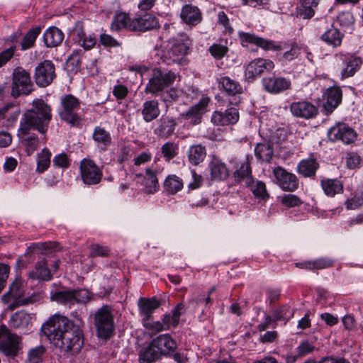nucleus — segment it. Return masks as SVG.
<instances>
[{"mask_svg": "<svg viewBox=\"0 0 363 363\" xmlns=\"http://www.w3.org/2000/svg\"><path fill=\"white\" fill-rule=\"evenodd\" d=\"M42 330L56 347L71 354H78L83 347L82 330L65 315H53L43 324Z\"/></svg>", "mask_w": 363, "mask_h": 363, "instance_id": "obj_1", "label": "nucleus"}, {"mask_svg": "<svg viewBox=\"0 0 363 363\" xmlns=\"http://www.w3.org/2000/svg\"><path fill=\"white\" fill-rule=\"evenodd\" d=\"M51 107L43 99L33 102V108L27 110L21 119L18 132L23 135L22 143L26 147L28 155H32L38 147L39 140L37 135H28L31 129L45 133L52 119Z\"/></svg>", "mask_w": 363, "mask_h": 363, "instance_id": "obj_2", "label": "nucleus"}, {"mask_svg": "<svg viewBox=\"0 0 363 363\" xmlns=\"http://www.w3.org/2000/svg\"><path fill=\"white\" fill-rule=\"evenodd\" d=\"M238 35L241 45L245 48H247L250 45H255L265 51H281L289 48L279 57V61L282 63L292 61L300 55L301 49L295 43L291 45L286 42L278 43L259 37L254 33L243 31H239Z\"/></svg>", "mask_w": 363, "mask_h": 363, "instance_id": "obj_3", "label": "nucleus"}, {"mask_svg": "<svg viewBox=\"0 0 363 363\" xmlns=\"http://www.w3.org/2000/svg\"><path fill=\"white\" fill-rule=\"evenodd\" d=\"M81 102L72 94H65L60 98L57 113L61 121L72 127H80L82 121Z\"/></svg>", "mask_w": 363, "mask_h": 363, "instance_id": "obj_4", "label": "nucleus"}, {"mask_svg": "<svg viewBox=\"0 0 363 363\" xmlns=\"http://www.w3.org/2000/svg\"><path fill=\"white\" fill-rule=\"evenodd\" d=\"M93 318L97 336L104 340L110 338L115 329L114 310L112 306L104 305L96 311Z\"/></svg>", "mask_w": 363, "mask_h": 363, "instance_id": "obj_5", "label": "nucleus"}, {"mask_svg": "<svg viewBox=\"0 0 363 363\" xmlns=\"http://www.w3.org/2000/svg\"><path fill=\"white\" fill-rule=\"evenodd\" d=\"M176 77V74L172 71L163 72L160 69H155L152 77L145 86V92L154 96L161 95L165 88L173 84Z\"/></svg>", "mask_w": 363, "mask_h": 363, "instance_id": "obj_6", "label": "nucleus"}, {"mask_svg": "<svg viewBox=\"0 0 363 363\" xmlns=\"http://www.w3.org/2000/svg\"><path fill=\"white\" fill-rule=\"evenodd\" d=\"M33 90V84L28 72L21 67H16L12 73L11 94L13 98L28 95Z\"/></svg>", "mask_w": 363, "mask_h": 363, "instance_id": "obj_7", "label": "nucleus"}, {"mask_svg": "<svg viewBox=\"0 0 363 363\" xmlns=\"http://www.w3.org/2000/svg\"><path fill=\"white\" fill-rule=\"evenodd\" d=\"M79 175L82 182L88 186L99 184L103 177L102 169L90 158H84L79 162Z\"/></svg>", "mask_w": 363, "mask_h": 363, "instance_id": "obj_8", "label": "nucleus"}, {"mask_svg": "<svg viewBox=\"0 0 363 363\" xmlns=\"http://www.w3.org/2000/svg\"><path fill=\"white\" fill-rule=\"evenodd\" d=\"M335 58L337 62H341L342 67L340 72L342 80L353 77L362 65V58L352 53L338 52Z\"/></svg>", "mask_w": 363, "mask_h": 363, "instance_id": "obj_9", "label": "nucleus"}, {"mask_svg": "<svg viewBox=\"0 0 363 363\" xmlns=\"http://www.w3.org/2000/svg\"><path fill=\"white\" fill-rule=\"evenodd\" d=\"M21 349L20 337L9 332L4 325L0 326V351L6 356L14 357Z\"/></svg>", "mask_w": 363, "mask_h": 363, "instance_id": "obj_10", "label": "nucleus"}, {"mask_svg": "<svg viewBox=\"0 0 363 363\" xmlns=\"http://www.w3.org/2000/svg\"><path fill=\"white\" fill-rule=\"evenodd\" d=\"M190 45V39L186 33H182L178 38H174L171 48L167 51L166 55L167 63H179L184 56L188 53Z\"/></svg>", "mask_w": 363, "mask_h": 363, "instance_id": "obj_11", "label": "nucleus"}, {"mask_svg": "<svg viewBox=\"0 0 363 363\" xmlns=\"http://www.w3.org/2000/svg\"><path fill=\"white\" fill-rule=\"evenodd\" d=\"M163 170L155 161L150 167L145 168V174H136L138 177H143L142 185L143 186V191L147 194H153L159 191L160 184L157 174Z\"/></svg>", "mask_w": 363, "mask_h": 363, "instance_id": "obj_12", "label": "nucleus"}, {"mask_svg": "<svg viewBox=\"0 0 363 363\" xmlns=\"http://www.w3.org/2000/svg\"><path fill=\"white\" fill-rule=\"evenodd\" d=\"M33 77L36 84L40 87L50 85L56 77L54 63L48 60L41 62L35 68Z\"/></svg>", "mask_w": 363, "mask_h": 363, "instance_id": "obj_13", "label": "nucleus"}, {"mask_svg": "<svg viewBox=\"0 0 363 363\" xmlns=\"http://www.w3.org/2000/svg\"><path fill=\"white\" fill-rule=\"evenodd\" d=\"M274 67V62L270 59H254L245 67V77L249 82L254 81L262 74L272 71Z\"/></svg>", "mask_w": 363, "mask_h": 363, "instance_id": "obj_14", "label": "nucleus"}, {"mask_svg": "<svg viewBox=\"0 0 363 363\" xmlns=\"http://www.w3.org/2000/svg\"><path fill=\"white\" fill-rule=\"evenodd\" d=\"M317 30L318 33L320 35V40L326 44L334 48L340 46L344 34L333 25L328 27V23L325 19L320 21Z\"/></svg>", "mask_w": 363, "mask_h": 363, "instance_id": "obj_15", "label": "nucleus"}, {"mask_svg": "<svg viewBox=\"0 0 363 363\" xmlns=\"http://www.w3.org/2000/svg\"><path fill=\"white\" fill-rule=\"evenodd\" d=\"M328 135L331 141L351 144L354 142L357 135L355 130L346 123H337L329 129Z\"/></svg>", "mask_w": 363, "mask_h": 363, "instance_id": "obj_16", "label": "nucleus"}, {"mask_svg": "<svg viewBox=\"0 0 363 363\" xmlns=\"http://www.w3.org/2000/svg\"><path fill=\"white\" fill-rule=\"evenodd\" d=\"M273 174L276 179V184L285 191H295L299 185L297 177L281 167H274Z\"/></svg>", "mask_w": 363, "mask_h": 363, "instance_id": "obj_17", "label": "nucleus"}, {"mask_svg": "<svg viewBox=\"0 0 363 363\" xmlns=\"http://www.w3.org/2000/svg\"><path fill=\"white\" fill-rule=\"evenodd\" d=\"M262 83L265 91L273 94L284 92L289 89L291 85L290 79L276 75L264 77Z\"/></svg>", "mask_w": 363, "mask_h": 363, "instance_id": "obj_18", "label": "nucleus"}, {"mask_svg": "<svg viewBox=\"0 0 363 363\" xmlns=\"http://www.w3.org/2000/svg\"><path fill=\"white\" fill-rule=\"evenodd\" d=\"M289 108L294 116L304 119L313 118L318 113V107L306 100L292 102Z\"/></svg>", "mask_w": 363, "mask_h": 363, "instance_id": "obj_19", "label": "nucleus"}, {"mask_svg": "<svg viewBox=\"0 0 363 363\" xmlns=\"http://www.w3.org/2000/svg\"><path fill=\"white\" fill-rule=\"evenodd\" d=\"M130 31L145 32L160 28L158 19L151 13L140 14L133 18Z\"/></svg>", "mask_w": 363, "mask_h": 363, "instance_id": "obj_20", "label": "nucleus"}, {"mask_svg": "<svg viewBox=\"0 0 363 363\" xmlns=\"http://www.w3.org/2000/svg\"><path fill=\"white\" fill-rule=\"evenodd\" d=\"M20 113L19 106L13 103H6L0 106V127H13Z\"/></svg>", "mask_w": 363, "mask_h": 363, "instance_id": "obj_21", "label": "nucleus"}, {"mask_svg": "<svg viewBox=\"0 0 363 363\" xmlns=\"http://www.w3.org/2000/svg\"><path fill=\"white\" fill-rule=\"evenodd\" d=\"M23 295V282L21 279H16L9 286L8 291L2 296L1 300L4 303H8L13 299L17 306L28 304L30 302L28 299H21Z\"/></svg>", "mask_w": 363, "mask_h": 363, "instance_id": "obj_22", "label": "nucleus"}, {"mask_svg": "<svg viewBox=\"0 0 363 363\" xmlns=\"http://www.w3.org/2000/svg\"><path fill=\"white\" fill-rule=\"evenodd\" d=\"M152 345L156 347L160 355L167 357L174 352L177 344L169 334H162L152 340Z\"/></svg>", "mask_w": 363, "mask_h": 363, "instance_id": "obj_23", "label": "nucleus"}, {"mask_svg": "<svg viewBox=\"0 0 363 363\" xmlns=\"http://www.w3.org/2000/svg\"><path fill=\"white\" fill-rule=\"evenodd\" d=\"M219 84L222 86L224 91L233 99L230 100V104L238 106L241 102L240 95L242 92V87L240 83L229 77H222L219 80Z\"/></svg>", "mask_w": 363, "mask_h": 363, "instance_id": "obj_24", "label": "nucleus"}, {"mask_svg": "<svg viewBox=\"0 0 363 363\" xmlns=\"http://www.w3.org/2000/svg\"><path fill=\"white\" fill-rule=\"evenodd\" d=\"M180 18L185 24L189 26H196L201 23L203 13L198 6L193 4H185L181 9Z\"/></svg>", "mask_w": 363, "mask_h": 363, "instance_id": "obj_25", "label": "nucleus"}, {"mask_svg": "<svg viewBox=\"0 0 363 363\" xmlns=\"http://www.w3.org/2000/svg\"><path fill=\"white\" fill-rule=\"evenodd\" d=\"M326 98L323 104V109L326 115L332 113L340 104L342 98V91L340 86H333L326 89Z\"/></svg>", "mask_w": 363, "mask_h": 363, "instance_id": "obj_26", "label": "nucleus"}, {"mask_svg": "<svg viewBox=\"0 0 363 363\" xmlns=\"http://www.w3.org/2000/svg\"><path fill=\"white\" fill-rule=\"evenodd\" d=\"M137 304L142 320H147L152 319V313L159 308L161 303L157 297L153 296L152 298L140 297Z\"/></svg>", "mask_w": 363, "mask_h": 363, "instance_id": "obj_27", "label": "nucleus"}, {"mask_svg": "<svg viewBox=\"0 0 363 363\" xmlns=\"http://www.w3.org/2000/svg\"><path fill=\"white\" fill-rule=\"evenodd\" d=\"M211 177L213 180L222 181L229 176V169L219 157L213 156L208 164Z\"/></svg>", "mask_w": 363, "mask_h": 363, "instance_id": "obj_28", "label": "nucleus"}, {"mask_svg": "<svg viewBox=\"0 0 363 363\" xmlns=\"http://www.w3.org/2000/svg\"><path fill=\"white\" fill-rule=\"evenodd\" d=\"M335 261L330 257H320L313 260L303 261L296 263V267L308 270H322L332 267Z\"/></svg>", "mask_w": 363, "mask_h": 363, "instance_id": "obj_29", "label": "nucleus"}, {"mask_svg": "<svg viewBox=\"0 0 363 363\" xmlns=\"http://www.w3.org/2000/svg\"><path fill=\"white\" fill-rule=\"evenodd\" d=\"M28 276L32 279L48 281L52 278L51 270L48 268V261L45 258L38 261L35 267L31 270Z\"/></svg>", "mask_w": 363, "mask_h": 363, "instance_id": "obj_30", "label": "nucleus"}, {"mask_svg": "<svg viewBox=\"0 0 363 363\" xmlns=\"http://www.w3.org/2000/svg\"><path fill=\"white\" fill-rule=\"evenodd\" d=\"M209 101L208 98H203L186 112L185 118L189 120L190 123L193 125L199 124L201 122V116L204 113Z\"/></svg>", "mask_w": 363, "mask_h": 363, "instance_id": "obj_31", "label": "nucleus"}, {"mask_svg": "<svg viewBox=\"0 0 363 363\" xmlns=\"http://www.w3.org/2000/svg\"><path fill=\"white\" fill-rule=\"evenodd\" d=\"M226 114L228 118L223 119L222 114L218 111L213 112L211 116V121L216 125H228L230 124H235L239 120V112L236 107H230L226 109Z\"/></svg>", "mask_w": 363, "mask_h": 363, "instance_id": "obj_32", "label": "nucleus"}, {"mask_svg": "<svg viewBox=\"0 0 363 363\" xmlns=\"http://www.w3.org/2000/svg\"><path fill=\"white\" fill-rule=\"evenodd\" d=\"M162 359L156 347L152 345V340L144 345L138 352L140 363H153Z\"/></svg>", "mask_w": 363, "mask_h": 363, "instance_id": "obj_33", "label": "nucleus"}, {"mask_svg": "<svg viewBox=\"0 0 363 363\" xmlns=\"http://www.w3.org/2000/svg\"><path fill=\"white\" fill-rule=\"evenodd\" d=\"M177 123L176 120L169 116H163L160 120V125L155 130V133L162 138H167L175 130Z\"/></svg>", "mask_w": 363, "mask_h": 363, "instance_id": "obj_34", "label": "nucleus"}, {"mask_svg": "<svg viewBox=\"0 0 363 363\" xmlns=\"http://www.w3.org/2000/svg\"><path fill=\"white\" fill-rule=\"evenodd\" d=\"M45 44L48 48L60 45L64 40V33L58 28L52 26L48 28L43 34Z\"/></svg>", "mask_w": 363, "mask_h": 363, "instance_id": "obj_35", "label": "nucleus"}, {"mask_svg": "<svg viewBox=\"0 0 363 363\" xmlns=\"http://www.w3.org/2000/svg\"><path fill=\"white\" fill-rule=\"evenodd\" d=\"M141 114L143 120L147 123L156 119L160 114L158 101L152 99L145 101L141 110Z\"/></svg>", "mask_w": 363, "mask_h": 363, "instance_id": "obj_36", "label": "nucleus"}, {"mask_svg": "<svg viewBox=\"0 0 363 363\" xmlns=\"http://www.w3.org/2000/svg\"><path fill=\"white\" fill-rule=\"evenodd\" d=\"M319 168V163L316 159L310 157L300 161L297 165V172L304 177H311L315 175Z\"/></svg>", "mask_w": 363, "mask_h": 363, "instance_id": "obj_37", "label": "nucleus"}, {"mask_svg": "<svg viewBox=\"0 0 363 363\" xmlns=\"http://www.w3.org/2000/svg\"><path fill=\"white\" fill-rule=\"evenodd\" d=\"M235 181L238 183L243 182L245 185L252 182L253 179L250 164L247 160L240 162L238 168L233 172Z\"/></svg>", "mask_w": 363, "mask_h": 363, "instance_id": "obj_38", "label": "nucleus"}, {"mask_svg": "<svg viewBox=\"0 0 363 363\" xmlns=\"http://www.w3.org/2000/svg\"><path fill=\"white\" fill-rule=\"evenodd\" d=\"M92 138L97 146L102 150H106L111 143V136L109 132L101 126L94 128Z\"/></svg>", "mask_w": 363, "mask_h": 363, "instance_id": "obj_39", "label": "nucleus"}, {"mask_svg": "<svg viewBox=\"0 0 363 363\" xmlns=\"http://www.w3.org/2000/svg\"><path fill=\"white\" fill-rule=\"evenodd\" d=\"M321 186L324 193L330 197L343 191V185L337 179H324L321 180Z\"/></svg>", "mask_w": 363, "mask_h": 363, "instance_id": "obj_40", "label": "nucleus"}, {"mask_svg": "<svg viewBox=\"0 0 363 363\" xmlns=\"http://www.w3.org/2000/svg\"><path fill=\"white\" fill-rule=\"evenodd\" d=\"M133 18L124 12L116 13L113 16L111 29L114 31H119L122 29L130 30V25H132Z\"/></svg>", "mask_w": 363, "mask_h": 363, "instance_id": "obj_41", "label": "nucleus"}, {"mask_svg": "<svg viewBox=\"0 0 363 363\" xmlns=\"http://www.w3.org/2000/svg\"><path fill=\"white\" fill-rule=\"evenodd\" d=\"M206 157V149L205 146L200 144L191 145L188 151L189 162L193 165H198L201 163Z\"/></svg>", "mask_w": 363, "mask_h": 363, "instance_id": "obj_42", "label": "nucleus"}, {"mask_svg": "<svg viewBox=\"0 0 363 363\" xmlns=\"http://www.w3.org/2000/svg\"><path fill=\"white\" fill-rule=\"evenodd\" d=\"M31 323V317L23 311H17L9 320V325L13 328H27Z\"/></svg>", "mask_w": 363, "mask_h": 363, "instance_id": "obj_43", "label": "nucleus"}, {"mask_svg": "<svg viewBox=\"0 0 363 363\" xmlns=\"http://www.w3.org/2000/svg\"><path fill=\"white\" fill-rule=\"evenodd\" d=\"M163 186L169 194H175L183 189L184 182L179 177L169 174L165 178Z\"/></svg>", "mask_w": 363, "mask_h": 363, "instance_id": "obj_44", "label": "nucleus"}, {"mask_svg": "<svg viewBox=\"0 0 363 363\" xmlns=\"http://www.w3.org/2000/svg\"><path fill=\"white\" fill-rule=\"evenodd\" d=\"M257 159L262 162H269L274 155V150L268 143H258L255 148Z\"/></svg>", "mask_w": 363, "mask_h": 363, "instance_id": "obj_45", "label": "nucleus"}, {"mask_svg": "<svg viewBox=\"0 0 363 363\" xmlns=\"http://www.w3.org/2000/svg\"><path fill=\"white\" fill-rule=\"evenodd\" d=\"M319 0H303V3L297 8V16L303 19L312 18L315 11L313 8L318 6Z\"/></svg>", "mask_w": 363, "mask_h": 363, "instance_id": "obj_46", "label": "nucleus"}, {"mask_svg": "<svg viewBox=\"0 0 363 363\" xmlns=\"http://www.w3.org/2000/svg\"><path fill=\"white\" fill-rule=\"evenodd\" d=\"M245 186L250 188L255 198L260 200H267L269 199V194L263 182L252 179V182H249V184H247Z\"/></svg>", "mask_w": 363, "mask_h": 363, "instance_id": "obj_47", "label": "nucleus"}, {"mask_svg": "<svg viewBox=\"0 0 363 363\" xmlns=\"http://www.w3.org/2000/svg\"><path fill=\"white\" fill-rule=\"evenodd\" d=\"M51 156V152L46 147L43 148L40 152L37 154V166L35 171L38 173H43L49 168L50 165Z\"/></svg>", "mask_w": 363, "mask_h": 363, "instance_id": "obj_48", "label": "nucleus"}, {"mask_svg": "<svg viewBox=\"0 0 363 363\" xmlns=\"http://www.w3.org/2000/svg\"><path fill=\"white\" fill-rule=\"evenodd\" d=\"M41 31L40 27H35L30 29L23 37L21 43V50H26L34 46L35 42Z\"/></svg>", "mask_w": 363, "mask_h": 363, "instance_id": "obj_49", "label": "nucleus"}, {"mask_svg": "<svg viewBox=\"0 0 363 363\" xmlns=\"http://www.w3.org/2000/svg\"><path fill=\"white\" fill-rule=\"evenodd\" d=\"M53 301L65 306H73V293L72 290L60 291L52 294L51 296Z\"/></svg>", "mask_w": 363, "mask_h": 363, "instance_id": "obj_50", "label": "nucleus"}, {"mask_svg": "<svg viewBox=\"0 0 363 363\" xmlns=\"http://www.w3.org/2000/svg\"><path fill=\"white\" fill-rule=\"evenodd\" d=\"M274 320H285L287 322L294 314V311L289 306H283L279 308H276L272 311Z\"/></svg>", "mask_w": 363, "mask_h": 363, "instance_id": "obj_51", "label": "nucleus"}, {"mask_svg": "<svg viewBox=\"0 0 363 363\" xmlns=\"http://www.w3.org/2000/svg\"><path fill=\"white\" fill-rule=\"evenodd\" d=\"M179 146L174 142H167L161 147V152L166 161L174 158L178 155Z\"/></svg>", "mask_w": 363, "mask_h": 363, "instance_id": "obj_52", "label": "nucleus"}, {"mask_svg": "<svg viewBox=\"0 0 363 363\" xmlns=\"http://www.w3.org/2000/svg\"><path fill=\"white\" fill-rule=\"evenodd\" d=\"M58 245L55 242H40L34 243L28 250L33 252L49 254L51 250H57Z\"/></svg>", "mask_w": 363, "mask_h": 363, "instance_id": "obj_53", "label": "nucleus"}, {"mask_svg": "<svg viewBox=\"0 0 363 363\" xmlns=\"http://www.w3.org/2000/svg\"><path fill=\"white\" fill-rule=\"evenodd\" d=\"M84 53L82 49L74 50L67 60V67L72 71L78 69L82 64V57Z\"/></svg>", "mask_w": 363, "mask_h": 363, "instance_id": "obj_54", "label": "nucleus"}, {"mask_svg": "<svg viewBox=\"0 0 363 363\" xmlns=\"http://www.w3.org/2000/svg\"><path fill=\"white\" fill-rule=\"evenodd\" d=\"M89 249L90 252L89 256L90 257H106L109 256L111 251L108 246L101 245L99 243H94L91 245Z\"/></svg>", "mask_w": 363, "mask_h": 363, "instance_id": "obj_55", "label": "nucleus"}, {"mask_svg": "<svg viewBox=\"0 0 363 363\" xmlns=\"http://www.w3.org/2000/svg\"><path fill=\"white\" fill-rule=\"evenodd\" d=\"M45 349L43 346L40 345L35 348L30 349L28 352L27 363H40L43 360V356Z\"/></svg>", "mask_w": 363, "mask_h": 363, "instance_id": "obj_56", "label": "nucleus"}, {"mask_svg": "<svg viewBox=\"0 0 363 363\" xmlns=\"http://www.w3.org/2000/svg\"><path fill=\"white\" fill-rule=\"evenodd\" d=\"M217 24L223 28L225 33H231L233 31L230 19L224 11L217 13Z\"/></svg>", "mask_w": 363, "mask_h": 363, "instance_id": "obj_57", "label": "nucleus"}, {"mask_svg": "<svg viewBox=\"0 0 363 363\" xmlns=\"http://www.w3.org/2000/svg\"><path fill=\"white\" fill-rule=\"evenodd\" d=\"M281 203L288 208H293L300 206L303 201L301 199L295 194H284L281 198Z\"/></svg>", "mask_w": 363, "mask_h": 363, "instance_id": "obj_58", "label": "nucleus"}, {"mask_svg": "<svg viewBox=\"0 0 363 363\" xmlns=\"http://www.w3.org/2000/svg\"><path fill=\"white\" fill-rule=\"evenodd\" d=\"M151 320L152 319L142 320L143 325L145 328L151 330L152 333H157L163 330H167L162 321L152 322Z\"/></svg>", "mask_w": 363, "mask_h": 363, "instance_id": "obj_59", "label": "nucleus"}, {"mask_svg": "<svg viewBox=\"0 0 363 363\" xmlns=\"http://www.w3.org/2000/svg\"><path fill=\"white\" fill-rule=\"evenodd\" d=\"M188 203L191 208H200L206 206L208 200L201 194H193L189 197Z\"/></svg>", "mask_w": 363, "mask_h": 363, "instance_id": "obj_60", "label": "nucleus"}, {"mask_svg": "<svg viewBox=\"0 0 363 363\" xmlns=\"http://www.w3.org/2000/svg\"><path fill=\"white\" fill-rule=\"evenodd\" d=\"M73 293L74 305L75 303H85L89 300V293L87 290H72Z\"/></svg>", "mask_w": 363, "mask_h": 363, "instance_id": "obj_61", "label": "nucleus"}, {"mask_svg": "<svg viewBox=\"0 0 363 363\" xmlns=\"http://www.w3.org/2000/svg\"><path fill=\"white\" fill-rule=\"evenodd\" d=\"M162 100L167 104H172L174 101H176L179 96V91L174 89L172 88L167 92H163L161 95Z\"/></svg>", "mask_w": 363, "mask_h": 363, "instance_id": "obj_62", "label": "nucleus"}, {"mask_svg": "<svg viewBox=\"0 0 363 363\" xmlns=\"http://www.w3.org/2000/svg\"><path fill=\"white\" fill-rule=\"evenodd\" d=\"M52 162L55 166L62 168H67L70 164L69 159L65 152L55 155Z\"/></svg>", "mask_w": 363, "mask_h": 363, "instance_id": "obj_63", "label": "nucleus"}, {"mask_svg": "<svg viewBox=\"0 0 363 363\" xmlns=\"http://www.w3.org/2000/svg\"><path fill=\"white\" fill-rule=\"evenodd\" d=\"M209 52L215 58L220 59L227 53L228 48L218 44H213L209 48Z\"/></svg>", "mask_w": 363, "mask_h": 363, "instance_id": "obj_64", "label": "nucleus"}]
</instances>
